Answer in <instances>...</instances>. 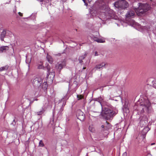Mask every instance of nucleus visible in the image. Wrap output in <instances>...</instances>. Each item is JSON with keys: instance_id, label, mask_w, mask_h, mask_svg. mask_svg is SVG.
<instances>
[{"instance_id": "f257e3e1", "label": "nucleus", "mask_w": 156, "mask_h": 156, "mask_svg": "<svg viewBox=\"0 0 156 156\" xmlns=\"http://www.w3.org/2000/svg\"><path fill=\"white\" fill-rule=\"evenodd\" d=\"M107 9L108 8H106L105 6H103L97 11H92L91 13L93 16H96V15H101L104 20H105L112 17V15L110 14V12H106Z\"/></svg>"}, {"instance_id": "f03ea898", "label": "nucleus", "mask_w": 156, "mask_h": 156, "mask_svg": "<svg viewBox=\"0 0 156 156\" xmlns=\"http://www.w3.org/2000/svg\"><path fill=\"white\" fill-rule=\"evenodd\" d=\"M138 5H139L138 7L135 10L136 14L139 16L143 15L149 9L150 6L147 4L138 3Z\"/></svg>"}, {"instance_id": "7ed1b4c3", "label": "nucleus", "mask_w": 156, "mask_h": 156, "mask_svg": "<svg viewBox=\"0 0 156 156\" xmlns=\"http://www.w3.org/2000/svg\"><path fill=\"white\" fill-rule=\"evenodd\" d=\"M101 114L107 120L110 119L115 115L114 112L109 109L108 108H104Z\"/></svg>"}, {"instance_id": "20e7f679", "label": "nucleus", "mask_w": 156, "mask_h": 156, "mask_svg": "<svg viewBox=\"0 0 156 156\" xmlns=\"http://www.w3.org/2000/svg\"><path fill=\"white\" fill-rule=\"evenodd\" d=\"M140 108H142L141 112H144L145 111L147 112H149L151 109V104L148 99L145 100L144 103L141 104Z\"/></svg>"}, {"instance_id": "39448f33", "label": "nucleus", "mask_w": 156, "mask_h": 156, "mask_svg": "<svg viewBox=\"0 0 156 156\" xmlns=\"http://www.w3.org/2000/svg\"><path fill=\"white\" fill-rule=\"evenodd\" d=\"M114 5L117 8H120L124 9L127 7L128 4L125 0H119L114 3Z\"/></svg>"}, {"instance_id": "423d86ee", "label": "nucleus", "mask_w": 156, "mask_h": 156, "mask_svg": "<svg viewBox=\"0 0 156 156\" xmlns=\"http://www.w3.org/2000/svg\"><path fill=\"white\" fill-rule=\"evenodd\" d=\"M43 78L40 77H36L33 80L32 83L34 86L36 87H41L42 83Z\"/></svg>"}, {"instance_id": "0eeeda50", "label": "nucleus", "mask_w": 156, "mask_h": 156, "mask_svg": "<svg viewBox=\"0 0 156 156\" xmlns=\"http://www.w3.org/2000/svg\"><path fill=\"white\" fill-rule=\"evenodd\" d=\"M76 115L77 118L80 121H83L85 119L84 114L81 110H77Z\"/></svg>"}, {"instance_id": "6e6552de", "label": "nucleus", "mask_w": 156, "mask_h": 156, "mask_svg": "<svg viewBox=\"0 0 156 156\" xmlns=\"http://www.w3.org/2000/svg\"><path fill=\"white\" fill-rule=\"evenodd\" d=\"M66 62L64 61L58 62L56 66V68L58 71L60 70L66 66Z\"/></svg>"}, {"instance_id": "1a4fd4ad", "label": "nucleus", "mask_w": 156, "mask_h": 156, "mask_svg": "<svg viewBox=\"0 0 156 156\" xmlns=\"http://www.w3.org/2000/svg\"><path fill=\"white\" fill-rule=\"evenodd\" d=\"M58 108H59V111L57 114V119L58 120L61 119L62 115V112L63 110V105H59L58 106Z\"/></svg>"}, {"instance_id": "9d476101", "label": "nucleus", "mask_w": 156, "mask_h": 156, "mask_svg": "<svg viewBox=\"0 0 156 156\" xmlns=\"http://www.w3.org/2000/svg\"><path fill=\"white\" fill-rule=\"evenodd\" d=\"M107 65L108 64L105 62H103L97 65L95 68L96 69L101 70L103 69L104 68H105Z\"/></svg>"}, {"instance_id": "9b49d317", "label": "nucleus", "mask_w": 156, "mask_h": 156, "mask_svg": "<svg viewBox=\"0 0 156 156\" xmlns=\"http://www.w3.org/2000/svg\"><path fill=\"white\" fill-rule=\"evenodd\" d=\"M135 15L134 12L133 10L128 11L126 14V16L127 18H132L134 17Z\"/></svg>"}, {"instance_id": "f8f14e48", "label": "nucleus", "mask_w": 156, "mask_h": 156, "mask_svg": "<svg viewBox=\"0 0 156 156\" xmlns=\"http://www.w3.org/2000/svg\"><path fill=\"white\" fill-rule=\"evenodd\" d=\"M91 38L95 41H97L98 43H104L105 42L104 40L99 39L97 37H95L94 35H92L91 36Z\"/></svg>"}, {"instance_id": "ddd939ff", "label": "nucleus", "mask_w": 156, "mask_h": 156, "mask_svg": "<svg viewBox=\"0 0 156 156\" xmlns=\"http://www.w3.org/2000/svg\"><path fill=\"white\" fill-rule=\"evenodd\" d=\"M87 53L86 52H85L84 54L80 55L79 56L78 58V61H79V63L81 64H82L83 62V60L86 57L87 55Z\"/></svg>"}, {"instance_id": "4468645a", "label": "nucleus", "mask_w": 156, "mask_h": 156, "mask_svg": "<svg viewBox=\"0 0 156 156\" xmlns=\"http://www.w3.org/2000/svg\"><path fill=\"white\" fill-rule=\"evenodd\" d=\"M6 34V30H3L1 33L0 36V38L2 41H4V38L5 37Z\"/></svg>"}, {"instance_id": "2eb2a0df", "label": "nucleus", "mask_w": 156, "mask_h": 156, "mask_svg": "<svg viewBox=\"0 0 156 156\" xmlns=\"http://www.w3.org/2000/svg\"><path fill=\"white\" fill-rule=\"evenodd\" d=\"M9 49V47L8 46H3L0 47V53H2L5 52Z\"/></svg>"}, {"instance_id": "dca6fc26", "label": "nucleus", "mask_w": 156, "mask_h": 156, "mask_svg": "<svg viewBox=\"0 0 156 156\" xmlns=\"http://www.w3.org/2000/svg\"><path fill=\"white\" fill-rule=\"evenodd\" d=\"M46 59L47 61L50 64H51L53 62V59L51 56L50 55L47 54L46 57Z\"/></svg>"}, {"instance_id": "f3484780", "label": "nucleus", "mask_w": 156, "mask_h": 156, "mask_svg": "<svg viewBox=\"0 0 156 156\" xmlns=\"http://www.w3.org/2000/svg\"><path fill=\"white\" fill-rule=\"evenodd\" d=\"M48 85L46 82H44L42 84V88L44 90H46Z\"/></svg>"}, {"instance_id": "a211bd4d", "label": "nucleus", "mask_w": 156, "mask_h": 156, "mask_svg": "<svg viewBox=\"0 0 156 156\" xmlns=\"http://www.w3.org/2000/svg\"><path fill=\"white\" fill-rule=\"evenodd\" d=\"M106 125H105V130H108L111 128V126L108 122L106 121Z\"/></svg>"}, {"instance_id": "6ab92c4d", "label": "nucleus", "mask_w": 156, "mask_h": 156, "mask_svg": "<svg viewBox=\"0 0 156 156\" xmlns=\"http://www.w3.org/2000/svg\"><path fill=\"white\" fill-rule=\"evenodd\" d=\"M9 66L7 65L3 66L0 68V71L6 70L8 69Z\"/></svg>"}, {"instance_id": "aec40b11", "label": "nucleus", "mask_w": 156, "mask_h": 156, "mask_svg": "<svg viewBox=\"0 0 156 156\" xmlns=\"http://www.w3.org/2000/svg\"><path fill=\"white\" fill-rule=\"evenodd\" d=\"M26 62L28 64V67H29V63L31 61V58H29L28 57L26 56Z\"/></svg>"}, {"instance_id": "412c9836", "label": "nucleus", "mask_w": 156, "mask_h": 156, "mask_svg": "<svg viewBox=\"0 0 156 156\" xmlns=\"http://www.w3.org/2000/svg\"><path fill=\"white\" fill-rule=\"evenodd\" d=\"M122 109L124 111L126 112H129L128 109L127 108V105H126V104L123 106Z\"/></svg>"}, {"instance_id": "4be33fe9", "label": "nucleus", "mask_w": 156, "mask_h": 156, "mask_svg": "<svg viewBox=\"0 0 156 156\" xmlns=\"http://www.w3.org/2000/svg\"><path fill=\"white\" fill-rule=\"evenodd\" d=\"M44 112V109L43 108H42V109L40 111L37 112L36 113V114L37 115H41Z\"/></svg>"}, {"instance_id": "5701e85b", "label": "nucleus", "mask_w": 156, "mask_h": 156, "mask_svg": "<svg viewBox=\"0 0 156 156\" xmlns=\"http://www.w3.org/2000/svg\"><path fill=\"white\" fill-rule=\"evenodd\" d=\"M7 36H9L10 37H11L12 35V33L10 31L7 30L6 31Z\"/></svg>"}, {"instance_id": "b1692460", "label": "nucleus", "mask_w": 156, "mask_h": 156, "mask_svg": "<svg viewBox=\"0 0 156 156\" xmlns=\"http://www.w3.org/2000/svg\"><path fill=\"white\" fill-rule=\"evenodd\" d=\"M44 144L42 140H40L39 143V146L40 147H43L44 146Z\"/></svg>"}, {"instance_id": "393cba45", "label": "nucleus", "mask_w": 156, "mask_h": 156, "mask_svg": "<svg viewBox=\"0 0 156 156\" xmlns=\"http://www.w3.org/2000/svg\"><path fill=\"white\" fill-rule=\"evenodd\" d=\"M152 83L153 84V87L156 89V81L154 80L152 81Z\"/></svg>"}, {"instance_id": "a878e982", "label": "nucleus", "mask_w": 156, "mask_h": 156, "mask_svg": "<svg viewBox=\"0 0 156 156\" xmlns=\"http://www.w3.org/2000/svg\"><path fill=\"white\" fill-rule=\"evenodd\" d=\"M44 66H43L42 63L40 64H39L38 65L37 68L38 69H42L44 68Z\"/></svg>"}, {"instance_id": "bb28decb", "label": "nucleus", "mask_w": 156, "mask_h": 156, "mask_svg": "<svg viewBox=\"0 0 156 156\" xmlns=\"http://www.w3.org/2000/svg\"><path fill=\"white\" fill-rule=\"evenodd\" d=\"M83 98V97L82 95H77V98L78 100L81 99Z\"/></svg>"}, {"instance_id": "cd10ccee", "label": "nucleus", "mask_w": 156, "mask_h": 156, "mask_svg": "<svg viewBox=\"0 0 156 156\" xmlns=\"http://www.w3.org/2000/svg\"><path fill=\"white\" fill-rule=\"evenodd\" d=\"M50 73L52 75V76L54 77L55 75V73L54 72H52Z\"/></svg>"}, {"instance_id": "c85d7f7f", "label": "nucleus", "mask_w": 156, "mask_h": 156, "mask_svg": "<svg viewBox=\"0 0 156 156\" xmlns=\"http://www.w3.org/2000/svg\"><path fill=\"white\" fill-rule=\"evenodd\" d=\"M47 69H48L47 71L48 72V73L47 74V76H48V75L50 74V73H49V74H48V73H49V71H50V69L49 68H48Z\"/></svg>"}, {"instance_id": "c756f323", "label": "nucleus", "mask_w": 156, "mask_h": 156, "mask_svg": "<svg viewBox=\"0 0 156 156\" xmlns=\"http://www.w3.org/2000/svg\"><path fill=\"white\" fill-rule=\"evenodd\" d=\"M127 156V154L126 152H124L122 156Z\"/></svg>"}, {"instance_id": "7c9ffc66", "label": "nucleus", "mask_w": 156, "mask_h": 156, "mask_svg": "<svg viewBox=\"0 0 156 156\" xmlns=\"http://www.w3.org/2000/svg\"><path fill=\"white\" fill-rule=\"evenodd\" d=\"M98 55V52L97 51H95V52L94 55L95 56H97Z\"/></svg>"}, {"instance_id": "2f4dec72", "label": "nucleus", "mask_w": 156, "mask_h": 156, "mask_svg": "<svg viewBox=\"0 0 156 156\" xmlns=\"http://www.w3.org/2000/svg\"><path fill=\"white\" fill-rule=\"evenodd\" d=\"M89 129L90 130L91 132H93V129H90V126L89 127Z\"/></svg>"}, {"instance_id": "473e14b6", "label": "nucleus", "mask_w": 156, "mask_h": 156, "mask_svg": "<svg viewBox=\"0 0 156 156\" xmlns=\"http://www.w3.org/2000/svg\"><path fill=\"white\" fill-rule=\"evenodd\" d=\"M18 14L20 16H22V14L20 12H19Z\"/></svg>"}, {"instance_id": "72a5a7b5", "label": "nucleus", "mask_w": 156, "mask_h": 156, "mask_svg": "<svg viewBox=\"0 0 156 156\" xmlns=\"http://www.w3.org/2000/svg\"><path fill=\"white\" fill-rule=\"evenodd\" d=\"M55 110H54L53 111V115H54V114L55 113Z\"/></svg>"}, {"instance_id": "f704fd0d", "label": "nucleus", "mask_w": 156, "mask_h": 156, "mask_svg": "<svg viewBox=\"0 0 156 156\" xmlns=\"http://www.w3.org/2000/svg\"><path fill=\"white\" fill-rule=\"evenodd\" d=\"M101 127L102 128H104L105 127V126L104 125H102L101 126Z\"/></svg>"}, {"instance_id": "c9c22d12", "label": "nucleus", "mask_w": 156, "mask_h": 156, "mask_svg": "<svg viewBox=\"0 0 156 156\" xmlns=\"http://www.w3.org/2000/svg\"><path fill=\"white\" fill-rule=\"evenodd\" d=\"M154 144H155V143H151V145H154Z\"/></svg>"}, {"instance_id": "e433bc0d", "label": "nucleus", "mask_w": 156, "mask_h": 156, "mask_svg": "<svg viewBox=\"0 0 156 156\" xmlns=\"http://www.w3.org/2000/svg\"><path fill=\"white\" fill-rule=\"evenodd\" d=\"M133 24H135V22L134 21H133Z\"/></svg>"}, {"instance_id": "4c0bfd02", "label": "nucleus", "mask_w": 156, "mask_h": 156, "mask_svg": "<svg viewBox=\"0 0 156 156\" xmlns=\"http://www.w3.org/2000/svg\"><path fill=\"white\" fill-rule=\"evenodd\" d=\"M86 69V67H83V69Z\"/></svg>"}, {"instance_id": "58836bf2", "label": "nucleus", "mask_w": 156, "mask_h": 156, "mask_svg": "<svg viewBox=\"0 0 156 156\" xmlns=\"http://www.w3.org/2000/svg\"><path fill=\"white\" fill-rule=\"evenodd\" d=\"M101 100H102V98H100V100H101Z\"/></svg>"}, {"instance_id": "ea45409f", "label": "nucleus", "mask_w": 156, "mask_h": 156, "mask_svg": "<svg viewBox=\"0 0 156 156\" xmlns=\"http://www.w3.org/2000/svg\"><path fill=\"white\" fill-rule=\"evenodd\" d=\"M82 0L83 1V2L84 3H85V0Z\"/></svg>"}, {"instance_id": "a19ab883", "label": "nucleus", "mask_w": 156, "mask_h": 156, "mask_svg": "<svg viewBox=\"0 0 156 156\" xmlns=\"http://www.w3.org/2000/svg\"><path fill=\"white\" fill-rule=\"evenodd\" d=\"M88 0V1H89V2H91V0Z\"/></svg>"}, {"instance_id": "79ce46f5", "label": "nucleus", "mask_w": 156, "mask_h": 156, "mask_svg": "<svg viewBox=\"0 0 156 156\" xmlns=\"http://www.w3.org/2000/svg\"><path fill=\"white\" fill-rule=\"evenodd\" d=\"M16 11V10H14L13 12H15V11Z\"/></svg>"}, {"instance_id": "37998d69", "label": "nucleus", "mask_w": 156, "mask_h": 156, "mask_svg": "<svg viewBox=\"0 0 156 156\" xmlns=\"http://www.w3.org/2000/svg\"><path fill=\"white\" fill-rule=\"evenodd\" d=\"M16 11V10H14L13 12H15V11Z\"/></svg>"}, {"instance_id": "c03bdc74", "label": "nucleus", "mask_w": 156, "mask_h": 156, "mask_svg": "<svg viewBox=\"0 0 156 156\" xmlns=\"http://www.w3.org/2000/svg\"><path fill=\"white\" fill-rule=\"evenodd\" d=\"M16 11V10H14L13 12H15V11Z\"/></svg>"}, {"instance_id": "a18cd8bd", "label": "nucleus", "mask_w": 156, "mask_h": 156, "mask_svg": "<svg viewBox=\"0 0 156 156\" xmlns=\"http://www.w3.org/2000/svg\"><path fill=\"white\" fill-rule=\"evenodd\" d=\"M58 56H60V54H58Z\"/></svg>"}, {"instance_id": "49530a36", "label": "nucleus", "mask_w": 156, "mask_h": 156, "mask_svg": "<svg viewBox=\"0 0 156 156\" xmlns=\"http://www.w3.org/2000/svg\"><path fill=\"white\" fill-rule=\"evenodd\" d=\"M145 129H144L143 130V131H144L145 130Z\"/></svg>"}, {"instance_id": "de8ad7c7", "label": "nucleus", "mask_w": 156, "mask_h": 156, "mask_svg": "<svg viewBox=\"0 0 156 156\" xmlns=\"http://www.w3.org/2000/svg\"><path fill=\"white\" fill-rule=\"evenodd\" d=\"M102 109H103V108H102Z\"/></svg>"}]
</instances>
